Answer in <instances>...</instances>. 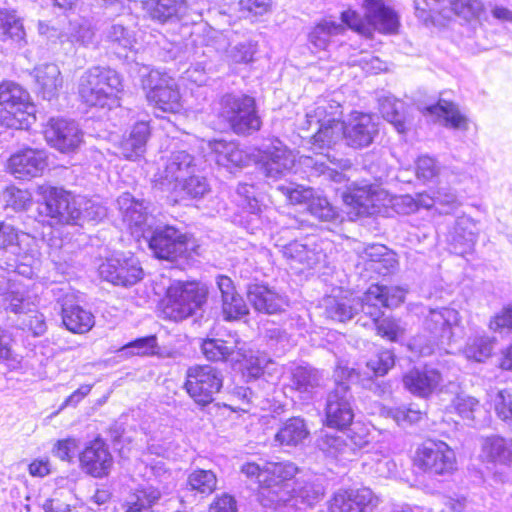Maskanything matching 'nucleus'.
Returning a JSON list of instances; mask_svg holds the SVG:
<instances>
[{
    "label": "nucleus",
    "instance_id": "1",
    "mask_svg": "<svg viewBox=\"0 0 512 512\" xmlns=\"http://www.w3.org/2000/svg\"><path fill=\"white\" fill-rule=\"evenodd\" d=\"M241 472L260 488V502L264 507L277 509L292 498L291 481L298 473V467L290 461H265L262 464L246 462Z\"/></svg>",
    "mask_w": 512,
    "mask_h": 512
},
{
    "label": "nucleus",
    "instance_id": "2",
    "mask_svg": "<svg viewBox=\"0 0 512 512\" xmlns=\"http://www.w3.org/2000/svg\"><path fill=\"white\" fill-rule=\"evenodd\" d=\"M122 91L120 74L109 67H91L79 79L78 93L88 106L109 109L118 106Z\"/></svg>",
    "mask_w": 512,
    "mask_h": 512
},
{
    "label": "nucleus",
    "instance_id": "3",
    "mask_svg": "<svg viewBox=\"0 0 512 512\" xmlns=\"http://www.w3.org/2000/svg\"><path fill=\"white\" fill-rule=\"evenodd\" d=\"M362 7L364 17L348 9L341 13L342 22L365 37H370L374 30L388 34L396 32L399 26L398 15L383 0H363Z\"/></svg>",
    "mask_w": 512,
    "mask_h": 512
},
{
    "label": "nucleus",
    "instance_id": "4",
    "mask_svg": "<svg viewBox=\"0 0 512 512\" xmlns=\"http://www.w3.org/2000/svg\"><path fill=\"white\" fill-rule=\"evenodd\" d=\"M218 116L237 135H250L260 130L255 98L244 93H226L219 101Z\"/></svg>",
    "mask_w": 512,
    "mask_h": 512
},
{
    "label": "nucleus",
    "instance_id": "5",
    "mask_svg": "<svg viewBox=\"0 0 512 512\" xmlns=\"http://www.w3.org/2000/svg\"><path fill=\"white\" fill-rule=\"evenodd\" d=\"M208 290L197 282H173L167 289L164 313L173 321L197 314L207 300Z\"/></svg>",
    "mask_w": 512,
    "mask_h": 512
},
{
    "label": "nucleus",
    "instance_id": "6",
    "mask_svg": "<svg viewBox=\"0 0 512 512\" xmlns=\"http://www.w3.org/2000/svg\"><path fill=\"white\" fill-rule=\"evenodd\" d=\"M354 374V369L340 364L335 369L336 386L329 392L325 408L326 423L329 427L343 429L353 421V396L343 380L351 379Z\"/></svg>",
    "mask_w": 512,
    "mask_h": 512
},
{
    "label": "nucleus",
    "instance_id": "7",
    "mask_svg": "<svg viewBox=\"0 0 512 512\" xmlns=\"http://www.w3.org/2000/svg\"><path fill=\"white\" fill-rule=\"evenodd\" d=\"M0 105L4 109L1 123L8 128L26 129L35 119L29 93L13 81L0 84Z\"/></svg>",
    "mask_w": 512,
    "mask_h": 512
},
{
    "label": "nucleus",
    "instance_id": "8",
    "mask_svg": "<svg viewBox=\"0 0 512 512\" xmlns=\"http://www.w3.org/2000/svg\"><path fill=\"white\" fill-rule=\"evenodd\" d=\"M370 443L367 430L360 425L346 431L321 434L317 447L326 457L337 461H351Z\"/></svg>",
    "mask_w": 512,
    "mask_h": 512
},
{
    "label": "nucleus",
    "instance_id": "9",
    "mask_svg": "<svg viewBox=\"0 0 512 512\" xmlns=\"http://www.w3.org/2000/svg\"><path fill=\"white\" fill-rule=\"evenodd\" d=\"M223 381L220 369L211 365H193L186 371L183 388L197 406L204 408L214 401Z\"/></svg>",
    "mask_w": 512,
    "mask_h": 512
},
{
    "label": "nucleus",
    "instance_id": "10",
    "mask_svg": "<svg viewBox=\"0 0 512 512\" xmlns=\"http://www.w3.org/2000/svg\"><path fill=\"white\" fill-rule=\"evenodd\" d=\"M0 249L16 257L20 265L15 270L20 274H25L26 269H30L39 256L36 239L5 222H0Z\"/></svg>",
    "mask_w": 512,
    "mask_h": 512
},
{
    "label": "nucleus",
    "instance_id": "11",
    "mask_svg": "<svg viewBox=\"0 0 512 512\" xmlns=\"http://www.w3.org/2000/svg\"><path fill=\"white\" fill-rule=\"evenodd\" d=\"M143 88L147 90V100L155 108L169 113H176L181 109V96L176 81L167 73L150 71L143 80Z\"/></svg>",
    "mask_w": 512,
    "mask_h": 512
},
{
    "label": "nucleus",
    "instance_id": "12",
    "mask_svg": "<svg viewBox=\"0 0 512 512\" xmlns=\"http://www.w3.org/2000/svg\"><path fill=\"white\" fill-rule=\"evenodd\" d=\"M195 171V158L184 150L175 151L162 159L153 183L161 190L177 192L179 183Z\"/></svg>",
    "mask_w": 512,
    "mask_h": 512
},
{
    "label": "nucleus",
    "instance_id": "13",
    "mask_svg": "<svg viewBox=\"0 0 512 512\" xmlns=\"http://www.w3.org/2000/svg\"><path fill=\"white\" fill-rule=\"evenodd\" d=\"M415 465L432 475H446L456 469V457L445 442L428 439L417 448Z\"/></svg>",
    "mask_w": 512,
    "mask_h": 512
},
{
    "label": "nucleus",
    "instance_id": "14",
    "mask_svg": "<svg viewBox=\"0 0 512 512\" xmlns=\"http://www.w3.org/2000/svg\"><path fill=\"white\" fill-rule=\"evenodd\" d=\"M99 275L113 285L130 287L143 278V269L131 253L118 252L99 266Z\"/></svg>",
    "mask_w": 512,
    "mask_h": 512
},
{
    "label": "nucleus",
    "instance_id": "15",
    "mask_svg": "<svg viewBox=\"0 0 512 512\" xmlns=\"http://www.w3.org/2000/svg\"><path fill=\"white\" fill-rule=\"evenodd\" d=\"M144 239L158 259L174 261L188 250L187 236L173 226L155 225Z\"/></svg>",
    "mask_w": 512,
    "mask_h": 512
},
{
    "label": "nucleus",
    "instance_id": "16",
    "mask_svg": "<svg viewBox=\"0 0 512 512\" xmlns=\"http://www.w3.org/2000/svg\"><path fill=\"white\" fill-rule=\"evenodd\" d=\"M40 193L44 201L40 213L61 224H73L78 218V196L52 186H41Z\"/></svg>",
    "mask_w": 512,
    "mask_h": 512
},
{
    "label": "nucleus",
    "instance_id": "17",
    "mask_svg": "<svg viewBox=\"0 0 512 512\" xmlns=\"http://www.w3.org/2000/svg\"><path fill=\"white\" fill-rule=\"evenodd\" d=\"M117 204L123 222L135 238H144L156 225L155 217L148 211L149 203L145 200H137L126 192L118 197Z\"/></svg>",
    "mask_w": 512,
    "mask_h": 512
},
{
    "label": "nucleus",
    "instance_id": "18",
    "mask_svg": "<svg viewBox=\"0 0 512 512\" xmlns=\"http://www.w3.org/2000/svg\"><path fill=\"white\" fill-rule=\"evenodd\" d=\"M43 133L47 143L62 153L76 151L83 141V133L78 124L69 119L51 118Z\"/></svg>",
    "mask_w": 512,
    "mask_h": 512
},
{
    "label": "nucleus",
    "instance_id": "19",
    "mask_svg": "<svg viewBox=\"0 0 512 512\" xmlns=\"http://www.w3.org/2000/svg\"><path fill=\"white\" fill-rule=\"evenodd\" d=\"M459 312L451 307L430 308L424 316L423 330L439 339L441 344H450L455 331L461 326Z\"/></svg>",
    "mask_w": 512,
    "mask_h": 512
},
{
    "label": "nucleus",
    "instance_id": "20",
    "mask_svg": "<svg viewBox=\"0 0 512 512\" xmlns=\"http://www.w3.org/2000/svg\"><path fill=\"white\" fill-rule=\"evenodd\" d=\"M378 497L370 488L340 489L329 502L330 512H374Z\"/></svg>",
    "mask_w": 512,
    "mask_h": 512
},
{
    "label": "nucleus",
    "instance_id": "21",
    "mask_svg": "<svg viewBox=\"0 0 512 512\" xmlns=\"http://www.w3.org/2000/svg\"><path fill=\"white\" fill-rule=\"evenodd\" d=\"M364 294V314L375 321L382 317V308L397 307L403 303L406 290L398 286L373 284Z\"/></svg>",
    "mask_w": 512,
    "mask_h": 512
},
{
    "label": "nucleus",
    "instance_id": "22",
    "mask_svg": "<svg viewBox=\"0 0 512 512\" xmlns=\"http://www.w3.org/2000/svg\"><path fill=\"white\" fill-rule=\"evenodd\" d=\"M79 461L82 470L95 478L107 476L114 463L107 444L100 438L86 444L79 454Z\"/></svg>",
    "mask_w": 512,
    "mask_h": 512
},
{
    "label": "nucleus",
    "instance_id": "23",
    "mask_svg": "<svg viewBox=\"0 0 512 512\" xmlns=\"http://www.w3.org/2000/svg\"><path fill=\"white\" fill-rule=\"evenodd\" d=\"M342 199L358 216L373 214L383 200V191L377 185L352 184L342 193Z\"/></svg>",
    "mask_w": 512,
    "mask_h": 512
},
{
    "label": "nucleus",
    "instance_id": "24",
    "mask_svg": "<svg viewBox=\"0 0 512 512\" xmlns=\"http://www.w3.org/2000/svg\"><path fill=\"white\" fill-rule=\"evenodd\" d=\"M245 346V342L237 335H230L227 339H204L201 343V351L211 362H239L246 357Z\"/></svg>",
    "mask_w": 512,
    "mask_h": 512
},
{
    "label": "nucleus",
    "instance_id": "25",
    "mask_svg": "<svg viewBox=\"0 0 512 512\" xmlns=\"http://www.w3.org/2000/svg\"><path fill=\"white\" fill-rule=\"evenodd\" d=\"M47 157L43 150L25 148L11 155L8 168L18 179L40 176L47 166Z\"/></svg>",
    "mask_w": 512,
    "mask_h": 512
},
{
    "label": "nucleus",
    "instance_id": "26",
    "mask_svg": "<svg viewBox=\"0 0 512 512\" xmlns=\"http://www.w3.org/2000/svg\"><path fill=\"white\" fill-rule=\"evenodd\" d=\"M378 133L374 118L365 113H354L344 124V140L349 147L361 149L369 146Z\"/></svg>",
    "mask_w": 512,
    "mask_h": 512
},
{
    "label": "nucleus",
    "instance_id": "27",
    "mask_svg": "<svg viewBox=\"0 0 512 512\" xmlns=\"http://www.w3.org/2000/svg\"><path fill=\"white\" fill-rule=\"evenodd\" d=\"M247 298L257 312L268 315L281 313L289 306L286 295L264 284L249 285Z\"/></svg>",
    "mask_w": 512,
    "mask_h": 512
},
{
    "label": "nucleus",
    "instance_id": "28",
    "mask_svg": "<svg viewBox=\"0 0 512 512\" xmlns=\"http://www.w3.org/2000/svg\"><path fill=\"white\" fill-rule=\"evenodd\" d=\"M364 306L365 294L362 297H356L339 291L338 294L329 295L323 299L326 317L339 322L351 320L360 311L364 313Z\"/></svg>",
    "mask_w": 512,
    "mask_h": 512
},
{
    "label": "nucleus",
    "instance_id": "29",
    "mask_svg": "<svg viewBox=\"0 0 512 512\" xmlns=\"http://www.w3.org/2000/svg\"><path fill=\"white\" fill-rule=\"evenodd\" d=\"M288 260L313 268L320 263L325 254L317 236H307L284 245L281 250Z\"/></svg>",
    "mask_w": 512,
    "mask_h": 512
},
{
    "label": "nucleus",
    "instance_id": "30",
    "mask_svg": "<svg viewBox=\"0 0 512 512\" xmlns=\"http://www.w3.org/2000/svg\"><path fill=\"white\" fill-rule=\"evenodd\" d=\"M294 164L295 156L278 140L263 151L261 169L268 178L277 179L286 175Z\"/></svg>",
    "mask_w": 512,
    "mask_h": 512
},
{
    "label": "nucleus",
    "instance_id": "31",
    "mask_svg": "<svg viewBox=\"0 0 512 512\" xmlns=\"http://www.w3.org/2000/svg\"><path fill=\"white\" fill-rule=\"evenodd\" d=\"M216 284L221 293L222 315L224 320H238L249 313L244 299L236 292L233 281L228 276L218 275Z\"/></svg>",
    "mask_w": 512,
    "mask_h": 512
},
{
    "label": "nucleus",
    "instance_id": "32",
    "mask_svg": "<svg viewBox=\"0 0 512 512\" xmlns=\"http://www.w3.org/2000/svg\"><path fill=\"white\" fill-rule=\"evenodd\" d=\"M145 16L164 24L181 19L186 13V0H142Z\"/></svg>",
    "mask_w": 512,
    "mask_h": 512
},
{
    "label": "nucleus",
    "instance_id": "33",
    "mask_svg": "<svg viewBox=\"0 0 512 512\" xmlns=\"http://www.w3.org/2000/svg\"><path fill=\"white\" fill-rule=\"evenodd\" d=\"M441 382V373L430 367L412 369L403 377L405 388L420 397L431 395Z\"/></svg>",
    "mask_w": 512,
    "mask_h": 512
},
{
    "label": "nucleus",
    "instance_id": "34",
    "mask_svg": "<svg viewBox=\"0 0 512 512\" xmlns=\"http://www.w3.org/2000/svg\"><path fill=\"white\" fill-rule=\"evenodd\" d=\"M477 238L478 228L474 220L460 217L450 233L449 244L455 254L464 256L473 252Z\"/></svg>",
    "mask_w": 512,
    "mask_h": 512
},
{
    "label": "nucleus",
    "instance_id": "35",
    "mask_svg": "<svg viewBox=\"0 0 512 512\" xmlns=\"http://www.w3.org/2000/svg\"><path fill=\"white\" fill-rule=\"evenodd\" d=\"M209 148L216 163L228 170L241 168L248 161L247 154L234 141L215 139L209 142Z\"/></svg>",
    "mask_w": 512,
    "mask_h": 512
},
{
    "label": "nucleus",
    "instance_id": "36",
    "mask_svg": "<svg viewBox=\"0 0 512 512\" xmlns=\"http://www.w3.org/2000/svg\"><path fill=\"white\" fill-rule=\"evenodd\" d=\"M291 388L304 400L313 398L316 390L322 386V373L311 366H297L291 371Z\"/></svg>",
    "mask_w": 512,
    "mask_h": 512
},
{
    "label": "nucleus",
    "instance_id": "37",
    "mask_svg": "<svg viewBox=\"0 0 512 512\" xmlns=\"http://www.w3.org/2000/svg\"><path fill=\"white\" fill-rule=\"evenodd\" d=\"M33 75L38 91L44 99L51 100L58 95L63 84V78L56 64H40L34 68Z\"/></svg>",
    "mask_w": 512,
    "mask_h": 512
},
{
    "label": "nucleus",
    "instance_id": "38",
    "mask_svg": "<svg viewBox=\"0 0 512 512\" xmlns=\"http://www.w3.org/2000/svg\"><path fill=\"white\" fill-rule=\"evenodd\" d=\"M150 137L148 122L135 123L128 136L124 137L119 145V154L126 159L135 160L146 151V144Z\"/></svg>",
    "mask_w": 512,
    "mask_h": 512
},
{
    "label": "nucleus",
    "instance_id": "39",
    "mask_svg": "<svg viewBox=\"0 0 512 512\" xmlns=\"http://www.w3.org/2000/svg\"><path fill=\"white\" fill-rule=\"evenodd\" d=\"M341 116L342 106L338 101L328 97L320 98L316 101L314 109L306 113L303 128L308 130L313 124L323 122H342Z\"/></svg>",
    "mask_w": 512,
    "mask_h": 512
},
{
    "label": "nucleus",
    "instance_id": "40",
    "mask_svg": "<svg viewBox=\"0 0 512 512\" xmlns=\"http://www.w3.org/2000/svg\"><path fill=\"white\" fill-rule=\"evenodd\" d=\"M0 41H10L19 48L27 44L23 21L14 10H0Z\"/></svg>",
    "mask_w": 512,
    "mask_h": 512
},
{
    "label": "nucleus",
    "instance_id": "41",
    "mask_svg": "<svg viewBox=\"0 0 512 512\" xmlns=\"http://www.w3.org/2000/svg\"><path fill=\"white\" fill-rule=\"evenodd\" d=\"M483 457L492 463L510 465L512 463V439L491 436L482 445Z\"/></svg>",
    "mask_w": 512,
    "mask_h": 512
},
{
    "label": "nucleus",
    "instance_id": "42",
    "mask_svg": "<svg viewBox=\"0 0 512 512\" xmlns=\"http://www.w3.org/2000/svg\"><path fill=\"white\" fill-rule=\"evenodd\" d=\"M64 326L73 333L83 334L94 326L93 314L79 305L62 308Z\"/></svg>",
    "mask_w": 512,
    "mask_h": 512
},
{
    "label": "nucleus",
    "instance_id": "43",
    "mask_svg": "<svg viewBox=\"0 0 512 512\" xmlns=\"http://www.w3.org/2000/svg\"><path fill=\"white\" fill-rule=\"evenodd\" d=\"M161 499V492L153 486L135 490L126 502V512H154V506Z\"/></svg>",
    "mask_w": 512,
    "mask_h": 512
},
{
    "label": "nucleus",
    "instance_id": "44",
    "mask_svg": "<svg viewBox=\"0 0 512 512\" xmlns=\"http://www.w3.org/2000/svg\"><path fill=\"white\" fill-rule=\"evenodd\" d=\"M309 435L305 421L300 417L288 419L275 435V440L280 445L297 446Z\"/></svg>",
    "mask_w": 512,
    "mask_h": 512
},
{
    "label": "nucleus",
    "instance_id": "45",
    "mask_svg": "<svg viewBox=\"0 0 512 512\" xmlns=\"http://www.w3.org/2000/svg\"><path fill=\"white\" fill-rule=\"evenodd\" d=\"M292 492L311 506L324 496V478L316 474L305 475L302 480L297 481V488H292Z\"/></svg>",
    "mask_w": 512,
    "mask_h": 512
},
{
    "label": "nucleus",
    "instance_id": "46",
    "mask_svg": "<svg viewBox=\"0 0 512 512\" xmlns=\"http://www.w3.org/2000/svg\"><path fill=\"white\" fill-rule=\"evenodd\" d=\"M315 125L318 127V129L312 137V144L318 149H330L335 146L341 139H344L343 122H323Z\"/></svg>",
    "mask_w": 512,
    "mask_h": 512
},
{
    "label": "nucleus",
    "instance_id": "47",
    "mask_svg": "<svg viewBox=\"0 0 512 512\" xmlns=\"http://www.w3.org/2000/svg\"><path fill=\"white\" fill-rule=\"evenodd\" d=\"M329 162L334 165L331 167L324 162L315 161L312 169L314 174L317 176H324L326 179L336 183H342L346 181V175L344 171L352 167V163L349 159H337L335 156L327 155Z\"/></svg>",
    "mask_w": 512,
    "mask_h": 512
},
{
    "label": "nucleus",
    "instance_id": "48",
    "mask_svg": "<svg viewBox=\"0 0 512 512\" xmlns=\"http://www.w3.org/2000/svg\"><path fill=\"white\" fill-rule=\"evenodd\" d=\"M496 339L486 335L474 336L468 339L464 355L468 360L484 362L492 355Z\"/></svg>",
    "mask_w": 512,
    "mask_h": 512
},
{
    "label": "nucleus",
    "instance_id": "49",
    "mask_svg": "<svg viewBox=\"0 0 512 512\" xmlns=\"http://www.w3.org/2000/svg\"><path fill=\"white\" fill-rule=\"evenodd\" d=\"M430 114L444 117L447 125L454 129L467 130L468 120L452 102L440 100L437 104L427 108Z\"/></svg>",
    "mask_w": 512,
    "mask_h": 512
},
{
    "label": "nucleus",
    "instance_id": "50",
    "mask_svg": "<svg viewBox=\"0 0 512 512\" xmlns=\"http://www.w3.org/2000/svg\"><path fill=\"white\" fill-rule=\"evenodd\" d=\"M187 485L191 491L207 496L216 489L217 477L211 470L196 469L189 474Z\"/></svg>",
    "mask_w": 512,
    "mask_h": 512
},
{
    "label": "nucleus",
    "instance_id": "51",
    "mask_svg": "<svg viewBox=\"0 0 512 512\" xmlns=\"http://www.w3.org/2000/svg\"><path fill=\"white\" fill-rule=\"evenodd\" d=\"M343 26L334 21H322L309 33V42L318 50H324L329 44L330 37L340 34Z\"/></svg>",
    "mask_w": 512,
    "mask_h": 512
},
{
    "label": "nucleus",
    "instance_id": "52",
    "mask_svg": "<svg viewBox=\"0 0 512 512\" xmlns=\"http://www.w3.org/2000/svg\"><path fill=\"white\" fill-rule=\"evenodd\" d=\"M77 210H79V216L75 219L73 225H83L84 222H98L107 215L104 206L83 196H78Z\"/></svg>",
    "mask_w": 512,
    "mask_h": 512
},
{
    "label": "nucleus",
    "instance_id": "53",
    "mask_svg": "<svg viewBox=\"0 0 512 512\" xmlns=\"http://www.w3.org/2000/svg\"><path fill=\"white\" fill-rule=\"evenodd\" d=\"M381 415L393 419L398 426L407 427L418 423L423 416L419 409L411 406L386 407L381 409Z\"/></svg>",
    "mask_w": 512,
    "mask_h": 512
},
{
    "label": "nucleus",
    "instance_id": "54",
    "mask_svg": "<svg viewBox=\"0 0 512 512\" xmlns=\"http://www.w3.org/2000/svg\"><path fill=\"white\" fill-rule=\"evenodd\" d=\"M307 209L311 215L321 221L332 222L339 218L338 208L332 205L327 197L317 192L311 198Z\"/></svg>",
    "mask_w": 512,
    "mask_h": 512
},
{
    "label": "nucleus",
    "instance_id": "55",
    "mask_svg": "<svg viewBox=\"0 0 512 512\" xmlns=\"http://www.w3.org/2000/svg\"><path fill=\"white\" fill-rule=\"evenodd\" d=\"M365 254L374 263V270L385 275L396 269L397 261L389 255L384 245H371L365 250Z\"/></svg>",
    "mask_w": 512,
    "mask_h": 512
},
{
    "label": "nucleus",
    "instance_id": "56",
    "mask_svg": "<svg viewBox=\"0 0 512 512\" xmlns=\"http://www.w3.org/2000/svg\"><path fill=\"white\" fill-rule=\"evenodd\" d=\"M402 103L391 97L380 100V112L385 120L390 122L397 132L404 133L407 130L405 119L400 111Z\"/></svg>",
    "mask_w": 512,
    "mask_h": 512
},
{
    "label": "nucleus",
    "instance_id": "57",
    "mask_svg": "<svg viewBox=\"0 0 512 512\" xmlns=\"http://www.w3.org/2000/svg\"><path fill=\"white\" fill-rule=\"evenodd\" d=\"M210 191V185L207 179L195 173L190 174L179 183L178 191L189 198H202Z\"/></svg>",
    "mask_w": 512,
    "mask_h": 512
},
{
    "label": "nucleus",
    "instance_id": "58",
    "mask_svg": "<svg viewBox=\"0 0 512 512\" xmlns=\"http://www.w3.org/2000/svg\"><path fill=\"white\" fill-rule=\"evenodd\" d=\"M106 40L123 49L132 50L136 44L133 30L122 24H112L105 31Z\"/></svg>",
    "mask_w": 512,
    "mask_h": 512
},
{
    "label": "nucleus",
    "instance_id": "59",
    "mask_svg": "<svg viewBox=\"0 0 512 512\" xmlns=\"http://www.w3.org/2000/svg\"><path fill=\"white\" fill-rule=\"evenodd\" d=\"M449 409L457 413L463 419L473 420L475 413L480 409V403L475 397L466 394H458L451 401Z\"/></svg>",
    "mask_w": 512,
    "mask_h": 512
},
{
    "label": "nucleus",
    "instance_id": "60",
    "mask_svg": "<svg viewBox=\"0 0 512 512\" xmlns=\"http://www.w3.org/2000/svg\"><path fill=\"white\" fill-rule=\"evenodd\" d=\"M157 349V337L155 335H150L137 338L125 344L122 346L120 351L130 355L150 356L155 355L157 353Z\"/></svg>",
    "mask_w": 512,
    "mask_h": 512
},
{
    "label": "nucleus",
    "instance_id": "61",
    "mask_svg": "<svg viewBox=\"0 0 512 512\" xmlns=\"http://www.w3.org/2000/svg\"><path fill=\"white\" fill-rule=\"evenodd\" d=\"M452 11L466 21L478 18L484 10L482 0H451Z\"/></svg>",
    "mask_w": 512,
    "mask_h": 512
},
{
    "label": "nucleus",
    "instance_id": "62",
    "mask_svg": "<svg viewBox=\"0 0 512 512\" xmlns=\"http://www.w3.org/2000/svg\"><path fill=\"white\" fill-rule=\"evenodd\" d=\"M95 32L88 22H71L67 40L73 44L87 47L93 43Z\"/></svg>",
    "mask_w": 512,
    "mask_h": 512
},
{
    "label": "nucleus",
    "instance_id": "63",
    "mask_svg": "<svg viewBox=\"0 0 512 512\" xmlns=\"http://www.w3.org/2000/svg\"><path fill=\"white\" fill-rule=\"evenodd\" d=\"M6 285L5 277H2V280H0V294L5 296V309L15 314L29 311V302L25 299L24 295L15 291L6 292Z\"/></svg>",
    "mask_w": 512,
    "mask_h": 512
},
{
    "label": "nucleus",
    "instance_id": "64",
    "mask_svg": "<svg viewBox=\"0 0 512 512\" xmlns=\"http://www.w3.org/2000/svg\"><path fill=\"white\" fill-rule=\"evenodd\" d=\"M276 189L284 196H286L289 202L292 204L305 203L308 205L315 193L312 188L295 185L292 183L280 184L276 187Z\"/></svg>",
    "mask_w": 512,
    "mask_h": 512
}]
</instances>
